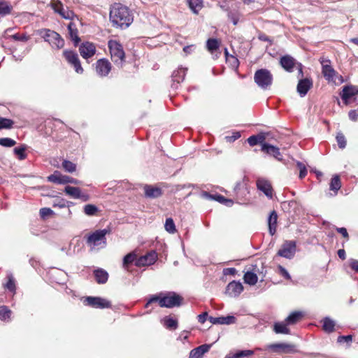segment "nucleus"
Segmentation results:
<instances>
[{"mask_svg":"<svg viewBox=\"0 0 358 358\" xmlns=\"http://www.w3.org/2000/svg\"><path fill=\"white\" fill-rule=\"evenodd\" d=\"M109 19L113 27L126 29L133 22L134 15L127 6L115 3L111 6Z\"/></svg>","mask_w":358,"mask_h":358,"instance_id":"1","label":"nucleus"},{"mask_svg":"<svg viewBox=\"0 0 358 358\" xmlns=\"http://www.w3.org/2000/svg\"><path fill=\"white\" fill-rule=\"evenodd\" d=\"M182 299L181 296L174 292H169L166 294H160L159 296H152L145 304V308H148L152 303L158 302L160 307L170 308L180 306Z\"/></svg>","mask_w":358,"mask_h":358,"instance_id":"2","label":"nucleus"},{"mask_svg":"<svg viewBox=\"0 0 358 358\" xmlns=\"http://www.w3.org/2000/svg\"><path fill=\"white\" fill-rule=\"evenodd\" d=\"M319 60L322 65V74L329 83L339 85L344 82L343 76L335 71L329 59L321 57Z\"/></svg>","mask_w":358,"mask_h":358,"instance_id":"3","label":"nucleus"},{"mask_svg":"<svg viewBox=\"0 0 358 358\" xmlns=\"http://www.w3.org/2000/svg\"><path fill=\"white\" fill-rule=\"evenodd\" d=\"M110 230L107 229L96 230L87 236V243L91 250H99L106 245V234Z\"/></svg>","mask_w":358,"mask_h":358,"instance_id":"4","label":"nucleus"},{"mask_svg":"<svg viewBox=\"0 0 358 358\" xmlns=\"http://www.w3.org/2000/svg\"><path fill=\"white\" fill-rule=\"evenodd\" d=\"M38 34L54 49L59 50L64 45V39L55 31L42 29L38 31Z\"/></svg>","mask_w":358,"mask_h":358,"instance_id":"5","label":"nucleus"},{"mask_svg":"<svg viewBox=\"0 0 358 358\" xmlns=\"http://www.w3.org/2000/svg\"><path fill=\"white\" fill-rule=\"evenodd\" d=\"M108 48L112 61L119 67H122L124 62L125 54L122 45L115 40L108 41Z\"/></svg>","mask_w":358,"mask_h":358,"instance_id":"6","label":"nucleus"},{"mask_svg":"<svg viewBox=\"0 0 358 358\" xmlns=\"http://www.w3.org/2000/svg\"><path fill=\"white\" fill-rule=\"evenodd\" d=\"M257 350H268L277 354H289L296 352V345L287 343H277L267 345L264 348H257Z\"/></svg>","mask_w":358,"mask_h":358,"instance_id":"7","label":"nucleus"},{"mask_svg":"<svg viewBox=\"0 0 358 358\" xmlns=\"http://www.w3.org/2000/svg\"><path fill=\"white\" fill-rule=\"evenodd\" d=\"M254 80L260 88L266 90L272 85L273 76L268 69H261L255 72Z\"/></svg>","mask_w":358,"mask_h":358,"instance_id":"8","label":"nucleus"},{"mask_svg":"<svg viewBox=\"0 0 358 358\" xmlns=\"http://www.w3.org/2000/svg\"><path fill=\"white\" fill-rule=\"evenodd\" d=\"M282 67L288 72H292L294 69L298 70L300 77H303V69L301 64L297 62L295 59L289 55H285L280 58V61Z\"/></svg>","mask_w":358,"mask_h":358,"instance_id":"9","label":"nucleus"},{"mask_svg":"<svg viewBox=\"0 0 358 358\" xmlns=\"http://www.w3.org/2000/svg\"><path fill=\"white\" fill-rule=\"evenodd\" d=\"M63 56L66 62L71 65L77 73L82 74L83 69L81 66L78 54L73 50H66L63 52Z\"/></svg>","mask_w":358,"mask_h":358,"instance_id":"10","label":"nucleus"},{"mask_svg":"<svg viewBox=\"0 0 358 358\" xmlns=\"http://www.w3.org/2000/svg\"><path fill=\"white\" fill-rule=\"evenodd\" d=\"M84 303L94 308H108L111 306L110 302L101 297L87 296L84 300Z\"/></svg>","mask_w":358,"mask_h":358,"instance_id":"11","label":"nucleus"},{"mask_svg":"<svg viewBox=\"0 0 358 358\" xmlns=\"http://www.w3.org/2000/svg\"><path fill=\"white\" fill-rule=\"evenodd\" d=\"M296 252V243L293 241H285L281 248L278 250V255L280 257L291 259Z\"/></svg>","mask_w":358,"mask_h":358,"instance_id":"12","label":"nucleus"},{"mask_svg":"<svg viewBox=\"0 0 358 358\" xmlns=\"http://www.w3.org/2000/svg\"><path fill=\"white\" fill-rule=\"evenodd\" d=\"M50 5L54 11L59 13L63 18L71 20L74 17L73 12L68 8H64L60 1H52Z\"/></svg>","mask_w":358,"mask_h":358,"instance_id":"13","label":"nucleus"},{"mask_svg":"<svg viewBox=\"0 0 358 358\" xmlns=\"http://www.w3.org/2000/svg\"><path fill=\"white\" fill-rule=\"evenodd\" d=\"M96 73L101 77L107 76L111 70V64L108 59H101L96 62Z\"/></svg>","mask_w":358,"mask_h":358,"instance_id":"14","label":"nucleus"},{"mask_svg":"<svg viewBox=\"0 0 358 358\" xmlns=\"http://www.w3.org/2000/svg\"><path fill=\"white\" fill-rule=\"evenodd\" d=\"M157 259V255L155 251H151L146 255L140 257L136 261V266H150L155 264Z\"/></svg>","mask_w":358,"mask_h":358,"instance_id":"15","label":"nucleus"},{"mask_svg":"<svg viewBox=\"0 0 358 358\" xmlns=\"http://www.w3.org/2000/svg\"><path fill=\"white\" fill-rule=\"evenodd\" d=\"M80 55L84 59H89L96 53V47L94 43L90 42H85L81 43L79 47Z\"/></svg>","mask_w":358,"mask_h":358,"instance_id":"16","label":"nucleus"},{"mask_svg":"<svg viewBox=\"0 0 358 358\" xmlns=\"http://www.w3.org/2000/svg\"><path fill=\"white\" fill-rule=\"evenodd\" d=\"M64 192L73 199H80L83 201H86L90 199L89 195L83 193L79 187L66 186L64 189Z\"/></svg>","mask_w":358,"mask_h":358,"instance_id":"17","label":"nucleus"},{"mask_svg":"<svg viewBox=\"0 0 358 358\" xmlns=\"http://www.w3.org/2000/svg\"><path fill=\"white\" fill-rule=\"evenodd\" d=\"M243 290V286L241 282L238 281H232L229 282L227 287V294L233 297H236L241 294Z\"/></svg>","mask_w":358,"mask_h":358,"instance_id":"18","label":"nucleus"},{"mask_svg":"<svg viewBox=\"0 0 358 358\" xmlns=\"http://www.w3.org/2000/svg\"><path fill=\"white\" fill-rule=\"evenodd\" d=\"M340 94L342 100L347 103L350 98L358 94V88L354 85H345Z\"/></svg>","mask_w":358,"mask_h":358,"instance_id":"19","label":"nucleus"},{"mask_svg":"<svg viewBox=\"0 0 358 358\" xmlns=\"http://www.w3.org/2000/svg\"><path fill=\"white\" fill-rule=\"evenodd\" d=\"M211 345V344H203L192 349L189 352V358H203V355L210 350Z\"/></svg>","mask_w":358,"mask_h":358,"instance_id":"20","label":"nucleus"},{"mask_svg":"<svg viewBox=\"0 0 358 358\" xmlns=\"http://www.w3.org/2000/svg\"><path fill=\"white\" fill-rule=\"evenodd\" d=\"M208 320L213 324H234L236 322V319L234 316L232 315H227V316H222V317H209Z\"/></svg>","mask_w":358,"mask_h":358,"instance_id":"21","label":"nucleus"},{"mask_svg":"<svg viewBox=\"0 0 358 358\" xmlns=\"http://www.w3.org/2000/svg\"><path fill=\"white\" fill-rule=\"evenodd\" d=\"M262 150L270 155L273 156L276 159L279 161L282 159V155L280 154V150L275 146L264 143L262 144Z\"/></svg>","mask_w":358,"mask_h":358,"instance_id":"22","label":"nucleus"},{"mask_svg":"<svg viewBox=\"0 0 358 358\" xmlns=\"http://www.w3.org/2000/svg\"><path fill=\"white\" fill-rule=\"evenodd\" d=\"M257 188L260 191L263 192L267 197L272 198V188L270 183L267 180L264 179L257 180Z\"/></svg>","mask_w":358,"mask_h":358,"instance_id":"23","label":"nucleus"},{"mask_svg":"<svg viewBox=\"0 0 358 358\" xmlns=\"http://www.w3.org/2000/svg\"><path fill=\"white\" fill-rule=\"evenodd\" d=\"M144 192L146 197L151 199L158 198L162 194L159 187L148 185L144 187Z\"/></svg>","mask_w":358,"mask_h":358,"instance_id":"24","label":"nucleus"},{"mask_svg":"<svg viewBox=\"0 0 358 358\" xmlns=\"http://www.w3.org/2000/svg\"><path fill=\"white\" fill-rule=\"evenodd\" d=\"M311 86V81L308 79H301L297 85V92L301 96H304Z\"/></svg>","mask_w":358,"mask_h":358,"instance_id":"25","label":"nucleus"},{"mask_svg":"<svg viewBox=\"0 0 358 358\" xmlns=\"http://www.w3.org/2000/svg\"><path fill=\"white\" fill-rule=\"evenodd\" d=\"M278 215L275 210L270 213L268 218V225L269 233L271 236L274 235L276 231Z\"/></svg>","mask_w":358,"mask_h":358,"instance_id":"26","label":"nucleus"},{"mask_svg":"<svg viewBox=\"0 0 358 358\" xmlns=\"http://www.w3.org/2000/svg\"><path fill=\"white\" fill-rule=\"evenodd\" d=\"M303 317V313L301 311H294L290 313L285 320L289 325H293L300 321Z\"/></svg>","mask_w":358,"mask_h":358,"instance_id":"27","label":"nucleus"},{"mask_svg":"<svg viewBox=\"0 0 358 358\" xmlns=\"http://www.w3.org/2000/svg\"><path fill=\"white\" fill-rule=\"evenodd\" d=\"M288 325L285 320L281 322H275L273 326V330L276 334H289L290 331L287 327Z\"/></svg>","mask_w":358,"mask_h":358,"instance_id":"28","label":"nucleus"},{"mask_svg":"<svg viewBox=\"0 0 358 358\" xmlns=\"http://www.w3.org/2000/svg\"><path fill=\"white\" fill-rule=\"evenodd\" d=\"M94 273V277H95L96 281L99 284H104L107 282L108 278V274L103 269L99 268V269L95 270Z\"/></svg>","mask_w":358,"mask_h":358,"instance_id":"29","label":"nucleus"},{"mask_svg":"<svg viewBox=\"0 0 358 358\" xmlns=\"http://www.w3.org/2000/svg\"><path fill=\"white\" fill-rule=\"evenodd\" d=\"M69 34L71 38L74 41L75 45H77L80 41V38L78 36V30L74 23L70 22L68 24Z\"/></svg>","mask_w":358,"mask_h":358,"instance_id":"30","label":"nucleus"},{"mask_svg":"<svg viewBox=\"0 0 358 358\" xmlns=\"http://www.w3.org/2000/svg\"><path fill=\"white\" fill-rule=\"evenodd\" d=\"M187 70V69L186 68L183 67H180L176 70L172 75L173 81L177 83L182 82L185 78Z\"/></svg>","mask_w":358,"mask_h":358,"instance_id":"31","label":"nucleus"},{"mask_svg":"<svg viewBox=\"0 0 358 358\" xmlns=\"http://www.w3.org/2000/svg\"><path fill=\"white\" fill-rule=\"evenodd\" d=\"M64 178V175L61 174L59 171H55L48 177V180L56 184H65Z\"/></svg>","mask_w":358,"mask_h":358,"instance_id":"32","label":"nucleus"},{"mask_svg":"<svg viewBox=\"0 0 358 358\" xmlns=\"http://www.w3.org/2000/svg\"><path fill=\"white\" fill-rule=\"evenodd\" d=\"M244 282L250 285H255L258 280V278L256 273L248 271L243 276Z\"/></svg>","mask_w":358,"mask_h":358,"instance_id":"33","label":"nucleus"},{"mask_svg":"<svg viewBox=\"0 0 358 358\" xmlns=\"http://www.w3.org/2000/svg\"><path fill=\"white\" fill-rule=\"evenodd\" d=\"M13 6L7 1H0V15L3 17L11 13Z\"/></svg>","mask_w":358,"mask_h":358,"instance_id":"34","label":"nucleus"},{"mask_svg":"<svg viewBox=\"0 0 358 358\" xmlns=\"http://www.w3.org/2000/svg\"><path fill=\"white\" fill-rule=\"evenodd\" d=\"M341 181L339 176H334L330 182L329 188L331 190L334 191L335 194L341 189Z\"/></svg>","mask_w":358,"mask_h":358,"instance_id":"35","label":"nucleus"},{"mask_svg":"<svg viewBox=\"0 0 358 358\" xmlns=\"http://www.w3.org/2000/svg\"><path fill=\"white\" fill-rule=\"evenodd\" d=\"M335 323L329 317H325L322 321V329L327 333H331L334 331Z\"/></svg>","mask_w":358,"mask_h":358,"instance_id":"36","label":"nucleus"},{"mask_svg":"<svg viewBox=\"0 0 358 358\" xmlns=\"http://www.w3.org/2000/svg\"><path fill=\"white\" fill-rule=\"evenodd\" d=\"M187 2H188L189 8L194 13H198V12L203 7V1L202 0H187Z\"/></svg>","mask_w":358,"mask_h":358,"instance_id":"37","label":"nucleus"},{"mask_svg":"<svg viewBox=\"0 0 358 358\" xmlns=\"http://www.w3.org/2000/svg\"><path fill=\"white\" fill-rule=\"evenodd\" d=\"M26 148H27V146L25 145H22L20 147H16L14 148L13 152L20 160H23V159H26V157H27V155L25 154Z\"/></svg>","mask_w":358,"mask_h":358,"instance_id":"38","label":"nucleus"},{"mask_svg":"<svg viewBox=\"0 0 358 358\" xmlns=\"http://www.w3.org/2000/svg\"><path fill=\"white\" fill-rule=\"evenodd\" d=\"M11 310L5 306H0V320L8 321L10 318Z\"/></svg>","mask_w":358,"mask_h":358,"instance_id":"39","label":"nucleus"},{"mask_svg":"<svg viewBox=\"0 0 358 358\" xmlns=\"http://www.w3.org/2000/svg\"><path fill=\"white\" fill-rule=\"evenodd\" d=\"M165 230L169 234H174L176 231V228L173 220L171 217L167 218L164 224Z\"/></svg>","mask_w":358,"mask_h":358,"instance_id":"40","label":"nucleus"},{"mask_svg":"<svg viewBox=\"0 0 358 358\" xmlns=\"http://www.w3.org/2000/svg\"><path fill=\"white\" fill-rule=\"evenodd\" d=\"M83 210L85 215L93 216L99 211L98 208L94 204H87L84 206Z\"/></svg>","mask_w":358,"mask_h":358,"instance_id":"41","label":"nucleus"},{"mask_svg":"<svg viewBox=\"0 0 358 358\" xmlns=\"http://www.w3.org/2000/svg\"><path fill=\"white\" fill-rule=\"evenodd\" d=\"M13 124L14 122L12 120L0 117V130L11 129Z\"/></svg>","mask_w":358,"mask_h":358,"instance_id":"42","label":"nucleus"},{"mask_svg":"<svg viewBox=\"0 0 358 358\" xmlns=\"http://www.w3.org/2000/svg\"><path fill=\"white\" fill-rule=\"evenodd\" d=\"M8 282L3 285L4 287L12 292L15 291V280L12 274L7 275Z\"/></svg>","mask_w":358,"mask_h":358,"instance_id":"43","label":"nucleus"},{"mask_svg":"<svg viewBox=\"0 0 358 358\" xmlns=\"http://www.w3.org/2000/svg\"><path fill=\"white\" fill-rule=\"evenodd\" d=\"M136 259V255L134 253L131 252L127 254L123 259V267L127 269L128 266L133 263Z\"/></svg>","mask_w":358,"mask_h":358,"instance_id":"44","label":"nucleus"},{"mask_svg":"<svg viewBox=\"0 0 358 358\" xmlns=\"http://www.w3.org/2000/svg\"><path fill=\"white\" fill-rule=\"evenodd\" d=\"M220 43L217 39L210 38L207 41L206 46L208 50L213 52L214 50L218 49Z\"/></svg>","mask_w":358,"mask_h":358,"instance_id":"45","label":"nucleus"},{"mask_svg":"<svg viewBox=\"0 0 358 358\" xmlns=\"http://www.w3.org/2000/svg\"><path fill=\"white\" fill-rule=\"evenodd\" d=\"M254 352L250 350H241L239 352H237L231 355H229V358H241L243 357H248L252 355H253Z\"/></svg>","mask_w":358,"mask_h":358,"instance_id":"46","label":"nucleus"},{"mask_svg":"<svg viewBox=\"0 0 358 358\" xmlns=\"http://www.w3.org/2000/svg\"><path fill=\"white\" fill-rule=\"evenodd\" d=\"M62 167L65 169L66 171L69 173H73L76 169V165L68 160H64L62 162Z\"/></svg>","mask_w":358,"mask_h":358,"instance_id":"47","label":"nucleus"},{"mask_svg":"<svg viewBox=\"0 0 358 358\" xmlns=\"http://www.w3.org/2000/svg\"><path fill=\"white\" fill-rule=\"evenodd\" d=\"M336 139L338 145L340 148L343 149L345 148L347 142L344 134L341 132H338L336 136Z\"/></svg>","mask_w":358,"mask_h":358,"instance_id":"48","label":"nucleus"},{"mask_svg":"<svg viewBox=\"0 0 358 358\" xmlns=\"http://www.w3.org/2000/svg\"><path fill=\"white\" fill-rule=\"evenodd\" d=\"M16 144V141L10 138H1L0 145L6 148H11Z\"/></svg>","mask_w":358,"mask_h":358,"instance_id":"49","label":"nucleus"},{"mask_svg":"<svg viewBox=\"0 0 358 358\" xmlns=\"http://www.w3.org/2000/svg\"><path fill=\"white\" fill-rule=\"evenodd\" d=\"M164 326L168 329H176L178 327V322L176 320L171 317L164 318Z\"/></svg>","mask_w":358,"mask_h":358,"instance_id":"50","label":"nucleus"},{"mask_svg":"<svg viewBox=\"0 0 358 358\" xmlns=\"http://www.w3.org/2000/svg\"><path fill=\"white\" fill-rule=\"evenodd\" d=\"M235 191L236 192V194L238 195V196H239V195L241 194H249L250 192H249V189L248 188L245 186V187H243L242 185V184L241 183H238L236 187H235Z\"/></svg>","mask_w":358,"mask_h":358,"instance_id":"51","label":"nucleus"},{"mask_svg":"<svg viewBox=\"0 0 358 358\" xmlns=\"http://www.w3.org/2000/svg\"><path fill=\"white\" fill-rule=\"evenodd\" d=\"M296 166L299 170V178H303L307 174V170L305 164L301 162H297Z\"/></svg>","mask_w":358,"mask_h":358,"instance_id":"52","label":"nucleus"},{"mask_svg":"<svg viewBox=\"0 0 358 358\" xmlns=\"http://www.w3.org/2000/svg\"><path fill=\"white\" fill-rule=\"evenodd\" d=\"M225 55H226L227 59L230 62L231 65L233 67L237 68L238 66V59L234 56L229 57L228 51L227 49H225Z\"/></svg>","mask_w":358,"mask_h":358,"instance_id":"53","label":"nucleus"},{"mask_svg":"<svg viewBox=\"0 0 358 358\" xmlns=\"http://www.w3.org/2000/svg\"><path fill=\"white\" fill-rule=\"evenodd\" d=\"M12 38L15 41H27L29 39V36L26 34H15L12 36Z\"/></svg>","mask_w":358,"mask_h":358,"instance_id":"54","label":"nucleus"},{"mask_svg":"<svg viewBox=\"0 0 358 358\" xmlns=\"http://www.w3.org/2000/svg\"><path fill=\"white\" fill-rule=\"evenodd\" d=\"M228 16H229V18L230 19V20L233 22V24L234 25H236L238 24L239 18H240V15L238 13H229Z\"/></svg>","mask_w":358,"mask_h":358,"instance_id":"55","label":"nucleus"},{"mask_svg":"<svg viewBox=\"0 0 358 358\" xmlns=\"http://www.w3.org/2000/svg\"><path fill=\"white\" fill-rule=\"evenodd\" d=\"M352 336L351 335L340 336L337 338V342L340 343L346 342L348 343H350L352 341Z\"/></svg>","mask_w":358,"mask_h":358,"instance_id":"56","label":"nucleus"},{"mask_svg":"<svg viewBox=\"0 0 358 358\" xmlns=\"http://www.w3.org/2000/svg\"><path fill=\"white\" fill-rule=\"evenodd\" d=\"M279 273L287 280H291V276L288 271L282 266H278Z\"/></svg>","mask_w":358,"mask_h":358,"instance_id":"57","label":"nucleus"},{"mask_svg":"<svg viewBox=\"0 0 358 358\" xmlns=\"http://www.w3.org/2000/svg\"><path fill=\"white\" fill-rule=\"evenodd\" d=\"M53 211L49 208H43L40 210V215L43 218L51 215Z\"/></svg>","mask_w":358,"mask_h":358,"instance_id":"58","label":"nucleus"},{"mask_svg":"<svg viewBox=\"0 0 358 358\" xmlns=\"http://www.w3.org/2000/svg\"><path fill=\"white\" fill-rule=\"evenodd\" d=\"M336 230L337 231V232L341 234L343 236V238H345L347 240L349 239V234L348 233V231H347L346 228H345V227H337L336 229Z\"/></svg>","mask_w":358,"mask_h":358,"instance_id":"59","label":"nucleus"},{"mask_svg":"<svg viewBox=\"0 0 358 358\" xmlns=\"http://www.w3.org/2000/svg\"><path fill=\"white\" fill-rule=\"evenodd\" d=\"M241 137V134L238 131L234 132L232 136H226V139L228 142H233Z\"/></svg>","mask_w":358,"mask_h":358,"instance_id":"60","label":"nucleus"},{"mask_svg":"<svg viewBox=\"0 0 358 358\" xmlns=\"http://www.w3.org/2000/svg\"><path fill=\"white\" fill-rule=\"evenodd\" d=\"M64 181H65V184H67V183H72V184H76V185L80 184L79 180H78L77 179H75V178H73L70 176H65Z\"/></svg>","mask_w":358,"mask_h":358,"instance_id":"61","label":"nucleus"},{"mask_svg":"<svg viewBox=\"0 0 358 358\" xmlns=\"http://www.w3.org/2000/svg\"><path fill=\"white\" fill-rule=\"evenodd\" d=\"M198 321L201 324H203L207 320H208V313L206 312L203 313L202 314H200L198 315Z\"/></svg>","mask_w":358,"mask_h":358,"instance_id":"62","label":"nucleus"},{"mask_svg":"<svg viewBox=\"0 0 358 358\" xmlns=\"http://www.w3.org/2000/svg\"><path fill=\"white\" fill-rule=\"evenodd\" d=\"M350 268L355 272H358V260L351 259L350 262Z\"/></svg>","mask_w":358,"mask_h":358,"instance_id":"63","label":"nucleus"},{"mask_svg":"<svg viewBox=\"0 0 358 358\" xmlns=\"http://www.w3.org/2000/svg\"><path fill=\"white\" fill-rule=\"evenodd\" d=\"M248 142L250 146H254L258 144L257 137L255 136H251L248 138Z\"/></svg>","mask_w":358,"mask_h":358,"instance_id":"64","label":"nucleus"}]
</instances>
